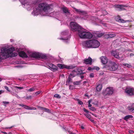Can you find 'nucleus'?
Here are the masks:
<instances>
[{"instance_id":"1","label":"nucleus","mask_w":134,"mask_h":134,"mask_svg":"<svg viewBox=\"0 0 134 134\" xmlns=\"http://www.w3.org/2000/svg\"><path fill=\"white\" fill-rule=\"evenodd\" d=\"M1 52H0V61L2 59H4L9 57H13L17 56L16 53L13 52L15 50L13 47H11L8 49L5 47L1 49Z\"/></svg>"},{"instance_id":"2","label":"nucleus","mask_w":134,"mask_h":134,"mask_svg":"<svg viewBox=\"0 0 134 134\" xmlns=\"http://www.w3.org/2000/svg\"><path fill=\"white\" fill-rule=\"evenodd\" d=\"M83 45L88 48H95L98 47L100 45L99 42L96 40H89L82 43Z\"/></svg>"},{"instance_id":"3","label":"nucleus","mask_w":134,"mask_h":134,"mask_svg":"<svg viewBox=\"0 0 134 134\" xmlns=\"http://www.w3.org/2000/svg\"><path fill=\"white\" fill-rule=\"evenodd\" d=\"M38 9L41 13L43 15H48L49 13L48 10L50 9V7L47 4L44 3H41L39 5Z\"/></svg>"},{"instance_id":"4","label":"nucleus","mask_w":134,"mask_h":134,"mask_svg":"<svg viewBox=\"0 0 134 134\" xmlns=\"http://www.w3.org/2000/svg\"><path fill=\"white\" fill-rule=\"evenodd\" d=\"M78 32L79 36L81 38L90 39L92 37L91 33L86 32L85 30L82 27Z\"/></svg>"},{"instance_id":"5","label":"nucleus","mask_w":134,"mask_h":134,"mask_svg":"<svg viewBox=\"0 0 134 134\" xmlns=\"http://www.w3.org/2000/svg\"><path fill=\"white\" fill-rule=\"evenodd\" d=\"M70 26L71 30L73 31H78L79 30L81 29V27L79 26L76 23L71 22L70 23Z\"/></svg>"},{"instance_id":"6","label":"nucleus","mask_w":134,"mask_h":134,"mask_svg":"<svg viewBox=\"0 0 134 134\" xmlns=\"http://www.w3.org/2000/svg\"><path fill=\"white\" fill-rule=\"evenodd\" d=\"M29 55L31 57L34 58H46V56L43 55L36 52H31L29 53Z\"/></svg>"},{"instance_id":"7","label":"nucleus","mask_w":134,"mask_h":134,"mask_svg":"<svg viewBox=\"0 0 134 134\" xmlns=\"http://www.w3.org/2000/svg\"><path fill=\"white\" fill-rule=\"evenodd\" d=\"M125 92L129 96L134 95V88L130 87L127 88L125 90Z\"/></svg>"},{"instance_id":"8","label":"nucleus","mask_w":134,"mask_h":134,"mask_svg":"<svg viewBox=\"0 0 134 134\" xmlns=\"http://www.w3.org/2000/svg\"><path fill=\"white\" fill-rule=\"evenodd\" d=\"M114 90L112 87L107 88L105 90V92L104 93V95H109L112 94Z\"/></svg>"},{"instance_id":"9","label":"nucleus","mask_w":134,"mask_h":134,"mask_svg":"<svg viewBox=\"0 0 134 134\" xmlns=\"http://www.w3.org/2000/svg\"><path fill=\"white\" fill-rule=\"evenodd\" d=\"M110 64L109 66V69L111 71H115L116 70V68L115 67L116 65V64L114 62H110L109 63Z\"/></svg>"},{"instance_id":"10","label":"nucleus","mask_w":134,"mask_h":134,"mask_svg":"<svg viewBox=\"0 0 134 134\" xmlns=\"http://www.w3.org/2000/svg\"><path fill=\"white\" fill-rule=\"evenodd\" d=\"M57 66L60 69L66 68L68 69H71L73 68L72 66H68L64 64H58L57 65Z\"/></svg>"},{"instance_id":"11","label":"nucleus","mask_w":134,"mask_h":134,"mask_svg":"<svg viewBox=\"0 0 134 134\" xmlns=\"http://www.w3.org/2000/svg\"><path fill=\"white\" fill-rule=\"evenodd\" d=\"M48 66L49 67V68L52 71H55L57 70V67L53 64L51 63L48 64Z\"/></svg>"},{"instance_id":"12","label":"nucleus","mask_w":134,"mask_h":134,"mask_svg":"<svg viewBox=\"0 0 134 134\" xmlns=\"http://www.w3.org/2000/svg\"><path fill=\"white\" fill-rule=\"evenodd\" d=\"M100 59L101 62L103 64H105L108 62V59L105 56H102L100 58Z\"/></svg>"},{"instance_id":"13","label":"nucleus","mask_w":134,"mask_h":134,"mask_svg":"<svg viewBox=\"0 0 134 134\" xmlns=\"http://www.w3.org/2000/svg\"><path fill=\"white\" fill-rule=\"evenodd\" d=\"M126 5H118V10L121 11L125 10V7H127Z\"/></svg>"},{"instance_id":"14","label":"nucleus","mask_w":134,"mask_h":134,"mask_svg":"<svg viewBox=\"0 0 134 134\" xmlns=\"http://www.w3.org/2000/svg\"><path fill=\"white\" fill-rule=\"evenodd\" d=\"M92 60L91 58L89 57L88 59H85L84 60V63L87 64L91 65L92 64Z\"/></svg>"},{"instance_id":"15","label":"nucleus","mask_w":134,"mask_h":134,"mask_svg":"<svg viewBox=\"0 0 134 134\" xmlns=\"http://www.w3.org/2000/svg\"><path fill=\"white\" fill-rule=\"evenodd\" d=\"M19 55L20 57H22L27 58V56L24 51H21L19 53Z\"/></svg>"},{"instance_id":"16","label":"nucleus","mask_w":134,"mask_h":134,"mask_svg":"<svg viewBox=\"0 0 134 134\" xmlns=\"http://www.w3.org/2000/svg\"><path fill=\"white\" fill-rule=\"evenodd\" d=\"M116 35L115 34H107L105 35V37L107 38H112L115 37Z\"/></svg>"},{"instance_id":"17","label":"nucleus","mask_w":134,"mask_h":134,"mask_svg":"<svg viewBox=\"0 0 134 134\" xmlns=\"http://www.w3.org/2000/svg\"><path fill=\"white\" fill-rule=\"evenodd\" d=\"M128 20H125L122 19L118 15V21L120 23H124L128 21Z\"/></svg>"},{"instance_id":"18","label":"nucleus","mask_w":134,"mask_h":134,"mask_svg":"<svg viewBox=\"0 0 134 134\" xmlns=\"http://www.w3.org/2000/svg\"><path fill=\"white\" fill-rule=\"evenodd\" d=\"M75 75H74L72 74H70L68 78V80H67L66 82H68V83L70 82L72 80V79L70 77H75Z\"/></svg>"},{"instance_id":"19","label":"nucleus","mask_w":134,"mask_h":134,"mask_svg":"<svg viewBox=\"0 0 134 134\" xmlns=\"http://www.w3.org/2000/svg\"><path fill=\"white\" fill-rule=\"evenodd\" d=\"M133 116L131 115H128L126 116L124 118V120L127 121V120L130 118H133Z\"/></svg>"},{"instance_id":"20","label":"nucleus","mask_w":134,"mask_h":134,"mask_svg":"<svg viewBox=\"0 0 134 134\" xmlns=\"http://www.w3.org/2000/svg\"><path fill=\"white\" fill-rule=\"evenodd\" d=\"M102 85L101 84H99L96 87V90L98 91H100L101 90L102 88Z\"/></svg>"},{"instance_id":"21","label":"nucleus","mask_w":134,"mask_h":134,"mask_svg":"<svg viewBox=\"0 0 134 134\" xmlns=\"http://www.w3.org/2000/svg\"><path fill=\"white\" fill-rule=\"evenodd\" d=\"M111 54L116 58H117V54L116 51H113L111 52Z\"/></svg>"},{"instance_id":"22","label":"nucleus","mask_w":134,"mask_h":134,"mask_svg":"<svg viewBox=\"0 0 134 134\" xmlns=\"http://www.w3.org/2000/svg\"><path fill=\"white\" fill-rule=\"evenodd\" d=\"M92 104L95 105H98V101L95 100H92V101L91 102Z\"/></svg>"},{"instance_id":"23","label":"nucleus","mask_w":134,"mask_h":134,"mask_svg":"<svg viewBox=\"0 0 134 134\" xmlns=\"http://www.w3.org/2000/svg\"><path fill=\"white\" fill-rule=\"evenodd\" d=\"M63 12L65 13H69V12L68 11V9L66 8H63Z\"/></svg>"},{"instance_id":"24","label":"nucleus","mask_w":134,"mask_h":134,"mask_svg":"<svg viewBox=\"0 0 134 134\" xmlns=\"http://www.w3.org/2000/svg\"><path fill=\"white\" fill-rule=\"evenodd\" d=\"M81 82V81H75L73 82V84L75 85H79Z\"/></svg>"},{"instance_id":"25","label":"nucleus","mask_w":134,"mask_h":134,"mask_svg":"<svg viewBox=\"0 0 134 134\" xmlns=\"http://www.w3.org/2000/svg\"><path fill=\"white\" fill-rule=\"evenodd\" d=\"M35 88L34 87H33L29 89V90H27V91L29 92H32L34 91L35 90Z\"/></svg>"},{"instance_id":"26","label":"nucleus","mask_w":134,"mask_h":134,"mask_svg":"<svg viewBox=\"0 0 134 134\" xmlns=\"http://www.w3.org/2000/svg\"><path fill=\"white\" fill-rule=\"evenodd\" d=\"M75 10L77 12L80 13H81L84 14L85 13V12L83 11H81L79 9H75Z\"/></svg>"},{"instance_id":"27","label":"nucleus","mask_w":134,"mask_h":134,"mask_svg":"<svg viewBox=\"0 0 134 134\" xmlns=\"http://www.w3.org/2000/svg\"><path fill=\"white\" fill-rule=\"evenodd\" d=\"M128 108L129 110H131V111L133 113H134V109L132 108H131L130 106L128 107Z\"/></svg>"},{"instance_id":"28","label":"nucleus","mask_w":134,"mask_h":134,"mask_svg":"<svg viewBox=\"0 0 134 134\" xmlns=\"http://www.w3.org/2000/svg\"><path fill=\"white\" fill-rule=\"evenodd\" d=\"M24 108L25 109H27V110H30V109H30V107H29V106H27L26 105H24Z\"/></svg>"},{"instance_id":"29","label":"nucleus","mask_w":134,"mask_h":134,"mask_svg":"<svg viewBox=\"0 0 134 134\" xmlns=\"http://www.w3.org/2000/svg\"><path fill=\"white\" fill-rule=\"evenodd\" d=\"M54 97H55L57 98H61V96L58 94H55L54 95Z\"/></svg>"},{"instance_id":"30","label":"nucleus","mask_w":134,"mask_h":134,"mask_svg":"<svg viewBox=\"0 0 134 134\" xmlns=\"http://www.w3.org/2000/svg\"><path fill=\"white\" fill-rule=\"evenodd\" d=\"M123 65L125 66H126L127 67L130 68L131 67V65H129L128 64H123Z\"/></svg>"},{"instance_id":"31","label":"nucleus","mask_w":134,"mask_h":134,"mask_svg":"<svg viewBox=\"0 0 134 134\" xmlns=\"http://www.w3.org/2000/svg\"><path fill=\"white\" fill-rule=\"evenodd\" d=\"M92 101V99H91L88 101V107H91L92 105L91 104H90L91 102Z\"/></svg>"},{"instance_id":"32","label":"nucleus","mask_w":134,"mask_h":134,"mask_svg":"<svg viewBox=\"0 0 134 134\" xmlns=\"http://www.w3.org/2000/svg\"><path fill=\"white\" fill-rule=\"evenodd\" d=\"M14 87L15 88H18L19 90H21V89H23V88H24L23 87H18V86H15Z\"/></svg>"},{"instance_id":"33","label":"nucleus","mask_w":134,"mask_h":134,"mask_svg":"<svg viewBox=\"0 0 134 134\" xmlns=\"http://www.w3.org/2000/svg\"><path fill=\"white\" fill-rule=\"evenodd\" d=\"M85 115L88 119H90L91 116L90 115L88 114H85Z\"/></svg>"},{"instance_id":"34","label":"nucleus","mask_w":134,"mask_h":134,"mask_svg":"<svg viewBox=\"0 0 134 134\" xmlns=\"http://www.w3.org/2000/svg\"><path fill=\"white\" fill-rule=\"evenodd\" d=\"M103 35V34L102 33H99L98 34L97 36L98 37H100L102 36Z\"/></svg>"},{"instance_id":"35","label":"nucleus","mask_w":134,"mask_h":134,"mask_svg":"<svg viewBox=\"0 0 134 134\" xmlns=\"http://www.w3.org/2000/svg\"><path fill=\"white\" fill-rule=\"evenodd\" d=\"M90 109L91 110L94 111L96 110V108L94 107H92L90 108Z\"/></svg>"},{"instance_id":"36","label":"nucleus","mask_w":134,"mask_h":134,"mask_svg":"<svg viewBox=\"0 0 134 134\" xmlns=\"http://www.w3.org/2000/svg\"><path fill=\"white\" fill-rule=\"evenodd\" d=\"M90 76L91 77H94V75L93 73H91L90 74Z\"/></svg>"},{"instance_id":"37","label":"nucleus","mask_w":134,"mask_h":134,"mask_svg":"<svg viewBox=\"0 0 134 134\" xmlns=\"http://www.w3.org/2000/svg\"><path fill=\"white\" fill-rule=\"evenodd\" d=\"M83 111L87 113V114H88V113H89V111L88 110H87V109L85 108H84L83 109Z\"/></svg>"},{"instance_id":"38","label":"nucleus","mask_w":134,"mask_h":134,"mask_svg":"<svg viewBox=\"0 0 134 134\" xmlns=\"http://www.w3.org/2000/svg\"><path fill=\"white\" fill-rule=\"evenodd\" d=\"M64 42H68V41H69V39L68 38V39H64Z\"/></svg>"},{"instance_id":"39","label":"nucleus","mask_w":134,"mask_h":134,"mask_svg":"<svg viewBox=\"0 0 134 134\" xmlns=\"http://www.w3.org/2000/svg\"><path fill=\"white\" fill-rule=\"evenodd\" d=\"M41 92V91H37V92H36L35 93L36 95H38V94H39Z\"/></svg>"},{"instance_id":"40","label":"nucleus","mask_w":134,"mask_h":134,"mask_svg":"<svg viewBox=\"0 0 134 134\" xmlns=\"http://www.w3.org/2000/svg\"><path fill=\"white\" fill-rule=\"evenodd\" d=\"M4 88L5 89H6L7 91H10L9 90L8 88L6 86H5L4 87Z\"/></svg>"},{"instance_id":"41","label":"nucleus","mask_w":134,"mask_h":134,"mask_svg":"<svg viewBox=\"0 0 134 134\" xmlns=\"http://www.w3.org/2000/svg\"><path fill=\"white\" fill-rule=\"evenodd\" d=\"M30 109H30V110H36V108L35 107H30Z\"/></svg>"},{"instance_id":"42","label":"nucleus","mask_w":134,"mask_h":134,"mask_svg":"<svg viewBox=\"0 0 134 134\" xmlns=\"http://www.w3.org/2000/svg\"><path fill=\"white\" fill-rule=\"evenodd\" d=\"M78 103L79 104H80V105H82L83 104V102L81 101H78Z\"/></svg>"},{"instance_id":"43","label":"nucleus","mask_w":134,"mask_h":134,"mask_svg":"<svg viewBox=\"0 0 134 134\" xmlns=\"http://www.w3.org/2000/svg\"><path fill=\"white\" fill-rule=\"evenodd\" d=\"M18 105H19L20 106H21L23 107L24 108V105L21 104H18Z\"/></svg>"},{"instance_id":"44","label":"nucleus","mask_w":134,"mask_h":134,"mask_svg":"<svg viewBox=\"0 0 134 134\" xmlns=\"http://www.w3.org/2000/svg\"><path fill=\"white\" fill-rule=\"evenodd\" d=\"M44 110L46 111H48L49 110V109L46 108H44Z\"/></svg>"},{"instance_id":"45","label":"nucleus","mask_w":134,"mask_h":134,"mask_svg":"<svg viewBox=\"0 0 134 134\" xmlns=\"http://www.w3.org/2000/svg\"><path fill=\"white\" fill-rule=\"evenodd\" d=\"M103 13L104 14V15H105L107 14V13L106 12V11H103Z\"/></svg>"},{"instance_id":"46","label":"nucleus","mask_w":134,"mask_h":134,"mask_svg":"<svg viewBox=\"0 0 134 134\" xmlns=\"http://www.w3.org/2000/svg\"><path fill=\"white\" fill-rule=\"evenodd\" d=\"M38 108H40V109L41 110H44V108L42 107H38Z\"/></svg>"},{"instance_id":"47","label":"nucleus","mask_w":134,"mask_h":134,"mask_svg":"<svg viewBox=\"0 0 134 134\" xmlns=\"http://www.w3.org/2000/svg\"><path fill=\"white\" fill-rule=\"evenodd\" d=\"M31 96H27L26 97V99H31Z\"/></svg>"},{"instance_id":"48","label":"nucleus","mask_w":134,"mask_h":134,"mask_svg":"<svg viewBox=\"0 0 134 134\" xmlns=\"http://www.w3.org/2000/svg\"><path fill=\"white\" fill-rule=\"evenodd\" d=\"M3 103L4 104H8L9 103V102H3Z\"/></svg>"},{"instance_id":"49","label":"nucleus","mask_w":134,"mask_h":134,"mask_svg":"<svg viewBox=\"0 0 134 134\" xmlns=\"http://www.w3.org/2000/svg\"><path fill=\"white\" fill-rule=\"evenodd\" d=\"M129 133L130 134H132L133 133V132L132 130H130L129 131Z\"/></svg>"},{"instance_id":"50","label":"nucleus","mask_w":134,"mask_h":134,"mask_svg":"<svg viewBox=\"0 0 134 134\" xmlns=\"http://www.w3.org/2000/svg\"><path fill=\"white\" fill-rule=\"evenodd\" d=\"M130 107H131V108H134V104H132V105L131 106H130Z\"/></svg>"},{"instance_id":"51","label":"nucleus","mask_w":134,"mask_h":134,"mask_svg":"<svg viewBox=\"0 0 134 134\" xmlns=\"http://www.w3.org/2000/svg\"><path fill=\"white\" fill-rule=\"evenodd\" d=\"M91 67H89L88 68V70H91Z\"/></svg>"},{"instance_id":"52","label":"nucleus","mask_w":134,"mask_h":134,"mask_svg":"<svg viewBox=\"0 0 134 134\" xmlns=\"http://www.w3.org/2000/svg\"><path fill=\"white\" fill-rule=\"evenodd\" d=\"M3 92V91H2L1 90L0 91V94H2V93Z\"/></svg>"},{"instance_id":"53","label":"nucleus","mask_w":134,"mask_h":134,"mask_svg":"<svg viewBox=\"0 0 134 134\" xmlns=\"http://www.w3.org/2000/svg\"><path fill=\"white\" fill-rule=\"evenodd\" d=\"M90 119V121L92 122H93L94 121V120H93V119Z\"/></svg>"},{"instance_id":"54","label":"nucleus","mask_w":134,"mask_h":134,"mask_svg":"<svg viewBox=\"0 0 134 134\" xmlns=\"http://www.w3.org/2000/svg\"><path fill=\"white\" fill-rule=\"evenodd\" d=\"M84 77V76L83 75H82L80 77L81 79H83Z\"/></svg>"},{"instance_id":"55","label":"nucleus","mask_w":134,"mask_h":134,"mask_svg":"<svg viewBox=\"0 0 134 134\" xmlns=\"http://www.w3.org/2000/svg\"><path fill=\"white\" fill-rule=\"evenodd\" d=\"M91 114L93 115L94 116H95L96 117H97V115L96 114H93V113H91Z\"/></svg>"},{"instance_id":"56","label":"nucleus","mask_w":134,"mask_h":134,"mask_svg":"<svg viewBox=\"0 0 134 134\" xmlns=\"http://www.w3.org/2000/svg\"><path fill=\"white\" fill-rule=\"evenodd\" d=\"M14 95L16 97H18V96L17 94H15V95Z\"/></svg>"},{"instance_id":"57","label":"nucleus","mask_w":134,"mask_h":134,"mask_svg":"<svg viewBox=\"0 0 134 134\" xmlns=\"http://www.w3.org/2000/svg\"><path fill=\"white\" fill-rule=\"evenodd\" d=\"M96 69L97 70H99V68L98 67H97Z\"/></svg>"},{"instance_id":"58","label":"nucleus","mask_w":134,"mask_h":134,"mask_svg":"<svg viewBox=\"0 0 134 134\" xmlns=\"http://www.w3.org/2000/svg\"><path fill=\"white\" fill-rule=\"evenodd\" d=\"M81 129H84V127L83 126H81Z\"/></svg>"},{"instance_id":"59","label":"nucleus","mask_w":134,"mask_h":134,"mask_svg":"<svg viewBox=\"0 0 134 134\" xmlns=\"http://www.w3.org/2000/svg\"><path fill=\"white\" fill-rule=\"evenodd\" d=\"M2 133H3L4 134H7V133H6L5 132H2Z\"/></svg>"},{"instance_id":"60","label":"nucleus","mask_w":134,"mask_h":134,"mask_svg":"<svg viewBox=\"0 0 134 134\" xmlns=\"http://www.w3.org/2000/svg\"><path fill=\"white\" fill-rule=\"evenodd\" d=\"M85 96L87 97L88 96V95L87 94H86L85 95Z\"/></svg>"},{"instance_id":"61","label":"nucleus","mask_w":134,"mask_h":134,"mask_svg":"<svg viewBox=\"0 0 134 134\" xmlns=\"http://www.w3.org/2000/svg\"><path fill=\"white\" fill-rule=\"evenodd\" d=\"M130 56H132L133 55V54H130Z\"/></svg>"},{"instance_id":"62","label":"nucleus","mask_w":134,"mask_h":134,"mask_svg":"<svg viewBox=\"0 0 134 134\" xmlns=\"http://www.w3.org/2000/svg\"><path fill=\"white\" fill-rule=\"evenodd\" d=\"M1 80H2L1 79V78H0V82L1 81Z\"/></svg>"},{"instance_id":"63","label":"nucleus","mask_w":134,"mask_h":134,"mask_svg":"<svg viewBox=\"0 0 134 134\" xmlns=\"http://www.w3.org/2000/svg\"><path fill=\"white\" fill-rule=\"evenodd\" d=\"M71 86H70V88H71Z\"/></svg>"},{"instance_id":"64","label":"nucleus","mask_w":134,"mask_h":134,"mask_svg":"<svg viewBox=\"0 0 134 134\" xmlns=\"http://www.w3.org/2000/svg\"><path fill=\"white\" fill-rule=\"evenodd\" d=\"M20 66V65H18V66H17V67H19V66Z\"/></svg>"}]
</instances>
